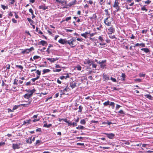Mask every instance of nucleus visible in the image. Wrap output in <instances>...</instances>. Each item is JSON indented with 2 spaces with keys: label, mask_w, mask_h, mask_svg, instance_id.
Returning a JSON list of instances; mask_svg holds the SVG:
<instances>
[{
  "label": "nucleus",
  "mask_w": 153,
  "mask_h": 153,
  "mask_svg": "<svg viewBox=\"0 0 153 153\" xmlns=\"http://www.w3.org/2000/svg\"><path fill=\"white\" fill-rule=\"evenodd\" d=\"M108 34L109 35L115 32V29L114 27L112 26L110 27L108 29Z\"/></svg>",
  "instance_id": "nucleus-1"
},
{
  "label": "nucleus",
  "mask_w": 153,
  "mask_h": 153,
  "mask_svg": "<svg viewBox=\"0 0 153 153\" xmlns=\"http://www.w3.org/2000/svg\"><path fill=\"white\" fill-rule=\"evenodd\" d=\"M104 134L106 135L107 137L110 139H112L115 136V134L113 133H103Z\"/></svg>",
  "instance_id": "nucleus-2"
},
{
  "label": "nucleus",
  "mask_w": 153,
  "mask_h": 153,
  "mask_svg": "<svg viewBox=\"0 0 153 153\" xmlns=\"http://www.w3.org/2000/svg\"><path fill=\"white\" fill-rule=\"evenodd\" d=\"M67 41L66 39H60L58 41V42L63 45L67 43Z\"/></svg>",
  "instance_id": "nucleus-3"
},
{
  "label": "nucleus",
  "mask_w": 153,
  "mask_h": 153,
  "mask_svg": "<svg viewBox=\"0 0 153 153\" xmlns=\"http://www.w3.org/2000/svg\"><path fill=\"white\" fill-rule=\"evenodd\" d=\"M109 18H106L105 19L104 21V23L107 26H111V22L108 21V19Z\"/></svg>",
  "instance_id": "nucleus-4"
},
{
  "label": "nucleus",
  "mask_w": 153,
  "mask_h": 153,
  "mask_svg": "<svg viewBox=\"0 0 153 153\" xmlns=\"http://www.w3.org/2000/svg\"><path fill=\"white\" fill-rule=\"evenodd\" d=\"M46 59L47 60L51 62H53L58 60L59 59V58L57 57L53 58H46Z\"/></svg>",
  "instance_id": "nucleus-5"
},
{
  "label": "nucleus",
  "mask_w": 153,
  "mask_h": 153,
  "mask_svg": "<svg viewBox=\"0 0 153 153\" xmlns=\"http://www.w3.org/2000/svg\"><path fill=\"white\" fill-rule=\"evenodd\" d=\"M76 83L74 81L71 82L70 83V86L72 88H73L76 87Z\"/></svg>",
  "instance_id": "nucleus-6"
},
{
  "label": "nucleus",
  "mask_w": 153,
  "mask_h": 153,
  "mask_svg": "<svg viewBox=\"0 0 153 153\" xmlns=\"http://www.w3.org/2000/svg\"><path fill=\"white\" fill-rule=\"evenodd\" d=\"M21 144H13V148L14 149H19L20 148V145Z\"/></svg>",
  "instance_id": "nucleus-7"
},
{
  "label": "nucleus",
  "mask_w": 153,
  "mask_h": 153,
  "mask_svg": "<svg viewBox=\"0 0 153 153\" xmlns=\"http://www.w3.org/2000/svg\"><path fill=\"white\" fill-rule=\"evenodd\" d=\"M25 91L30 93L29 94L31 95L30 96L32 97L33 93L35 92L36 91V90L34 89H33L31 90H25Z\"/></svg>",
  "instance_id": "nucleus-8"
},
{
  "label": "nucleus",
  "mask_w": 153,
  "mask_h": 153,
  "mask_svg": "<svg viewBox=\"0 0 153 153\" xmlns=\"http://www.w3.org/2000/svg\"><path fill=\"white\" fill-rule=\"evenodd\" d=\"M67 87L65 88L63 90H61L60 91L61 93V94H60L61 96L63 94H66V92L67 91Z\"/></svg>",
  "instance_id": "nucleus-9"
},
{
  "label": "nucleus",
  "mask_w": 153,
  "mask_h": 153,
  "mask_svg": "<svg viewBox=\"0 0 153 153\" xmlns=\"http://www.w3.org/2000/svg\"><path fill=\"white\" fill-rule=\"evenodd\" d=\"M39 43L41 44L43 46H46L48 45L47 42L44 40H42L40 41Z\"/></svg>",
  "instance_id": "nucleus-10"
},
{
  "label": "nucleus",
  "mask_w": 153,
  "mask_h": 153,
  "mask_svg": "<svg viewBox=\"0 0 153 153\" xmlns=\"http://www.w3.org/2000/svg\"><path fill=\"white\" fill-rule=\"evenodd\" d=\"M67 43L72 48H74L75 46V45H73L74 43L70 40L67 41Z\"/></svg>",
  "instance_id": "nucleus-11"
},
{
  "label": "nucleus",
  "mask_w": 153,
  "mask_h": 153,
  "mask_svg": "<svg viewBox=\"0 0 153 153\" xmlns=\"http://www.w3.org/2000/svg\"><path fill=\"white\" fill-rule=\"evenodd\" d=\"M76 0H74V1H71L69 3L68 5L71 7L73 5H75L76 4Z\"/></svg>",
  "instance_id": "nucleus-12"
},
{
  "label": "nucleus",
  "mask_w": 153,
  "mask_h": 153,
  "mask_svg": "<svg viewBox=\"0 0 153 153\" xmlns=\"http://www.w3.org/2000/svg\"><path fill=\"white\" fill-rule=\"evenodd\" d=\"M6 67V69L5 70V71L8 73L9 71V70L10 68V65L9 64H7L6 65L4 68H5Z\"/></svg>",
  "instance_id": "nucleus-13"
},
{
  "label": "nucleus",
  "mask_w": 153,
  "mask_h": 153,
  "mask_svg": "<svg viewBox=\"0 0 153 153\" xmlns=\"http://www.w3.org/2000/svg\"><path fill=\"white\" fill-rule=\"evenodd\" d=\"M126 77V75L124 73H122V75L121 76V80L122 81H124L125 80V78Z\"/></svg>",
  "instance_id": "nucleus-14"
},
{
  "label": "nucleus",
  "mask_w": 153,
  "mask_h": 153,
  "mask_svg": "<svg viewBox=\"0 0 153 153\" xmlns=\"http://www.w3.org/2000/svg\"><path fill=\"white\" fill-rule=\"evenodd\" d=\"M44 123H45L43 125V127H46L47 128H49L51 127L52 126V124H49L48 125L47 124V123H46V121H44Z\"/></svg>",
  "instance_id": "nucleus-15"
},
{
  "label": "nucleus",
  "mask_w": 153,
  "mask_h": 153,
  "mask_svg": "<svg viewBox=\"0 0 153 153\" xmlns=\"http://www.w3.org/2000/svg\"><path fill=\"white\" fill-rule=\"evenodd\" d=\"M56 1L59 3H61V4H63L64 3L66 4V1H65V0H56Z\"/></svg>",
  "instance_id": "nucleus-16"
},
{
  "label": "nucleus",
  "mask_w": 153,
  "mask_h": 153,
  "mask_svg": "<svg viewBox=\"0 0 153 153\" xmlns=\"http://www.w3.org/2000/svg\"><path fill=\"white\" fill-rule=\"evenodd\" d=\"M141 50L144 51V52L147 53H149L150 51L148 48H143L141 49Z\"/></svg>",
  "instance_id": "nucleus-17"
},
{
  "label": "nucleus",
  "mask_w": 153,
  "mask_h": 153,
  "mask_svg": "<svg viewBox=\"0 0 153 153\" xmlns=\"http://www.w3.org/2000/svg\"><path fill=\"white\" fill-rule=\"evenodd\" d=\"M69 77V76L68 74H67L66 76H60V78L61 79H62L64 78H65V79H67V78H68Z\"/></svg>",
  "instance_id": "nucleus-18"
},
{
  "label": "nucleus",
  "mask_w": 153,
  "mask_h": 153,
  "mask_svg": "<svg viewBox=\"0 0 153 153\" xmlns=\"http://www.w3.org/2000/svg\"><path fill=\"white\" fill-rule=\"evenodd\" d=\"M77 123H72L71 122H69L68 124V126H77Z\"/></svg>",
  "instance_id": "nucleus-19"
},
{
  "label": "nucleus",
  "mask_w": 153,
  "mask_h": 153,
  "mask_svg": "<svg viewBox=\"0 0 153 153\" xmlns=\"http://www.w3.org/2000/svg\"><path fill=\"white\" fill-rule=\"evenodd\" d=\"M30 95H30L29 94H26L24 95V97L25 98L29 99L31 97Z\"/></svg>",
  "instance_id": "nucleus-20"
},
{
  "label": "nucleus",
  "mask_w": 153,
  "mask_h": 153,
  "mask_svg": "<svg viewBox=\"0 0 153 153\" xmlns=\"http://www.w3.org/2000/svg\"><path fill=\"white\" fill-rule=\"evenodd\" d=\"M104 11L105 13V15L108 16L107 18H109L110 17V14L108 13V9H105Z\"/></svg>",
  "instance_id": "nucleus-21"
},
{
  "label": "nucleus",
  "mask_w": 153,
  "mask_h": 153,
  "mask_svg": "<svg viewBox=\"0 0 153 153\" xmlns=\"http://www.w3.org/2000/svg\"><path fill=\"white\" fill-rule=\"evenodd\" d=\"M119 6V3L117 1H115L114 2V4L113 5V7L115 8H117V7Z\"/></svg>",
  "instance_id": "nucleus-22"
},
{
  "label": "nucleus",
  "mask_w": 153,
  "mask_h": 153,
  "mask_svg": "<svg viewBox=\"0 0 153 153\" xmlns=\"http://www.w3.org/2000/svg\"><path fill=\"white\" fill-rule=\"evenodd\" d=\"M31 121L30 120H25L23 122V125H25L26 124H27L28 125V124H30V122Z\"/></svg>",
  "instance_id": "nucleus-23"
},
{
  "label": "nucleus",
  "mask_w": 153,
  "mask_h": 153,
  "mask_svg": "<svg viewBox=\"0 0 153 153\" xmlns=\"http://www.w3.org/2000/svg\"><path fill=\"white\" fill-rule=\"evenodd\" d=\"M51 70L48 69H44L43 70V73L42 74H44L48 73L50 72Z\"/></svg>",
  "instance_id": "nucleus-24"
},
{
  "label": "nucleus",
  "mask_w": 153,
  "mask_h": 153,
  "mask_svg": "<svg viewBox=\"0 0 153 153\" xmlns=\"http://www.w3.org/2000/svg\"><path fill=\"white\" fill-rule=\"evenodd\" d=\"M30 52V51H29L28 49H26L24 51H23L21 52V53L23 54H25V53H29Z\"/></svg>",
  "instance_id": "nucleus-25"
},
{
  "label": "nucleus",
  "mask_w": 153,
  "mask_h": 153,
  "mask_svg": "<svg viewBox=\"0 0 153 153\" xmlns=\"http://www.w3.org/2000/svg\"><path fill=\"white\" fill-rule=\"evenodd\" d=\"M30 103H31V101H29L28 102V103H27V104H22L19 105H20V106H23L24 107H27L28 106V105H29L30 104Z\"/></svg>",
  "instance_id": "nucleus-26"
},
{
  "label": "nucleus",
  "mask_w": 153,
  "mask_h": 153,
  "mask_svg": "<svg viewBox=\"0 0 153 153\" xmlns=\"http://www.w3.org/2000/svg\"><path fill=\"white\" fill-rule=\"evenodd\" d=\"M76 129H83L85 128L83 126L80 125V126H78V127H76Z\"/></svg>",
  "instance_id": "nucleus-27"
},
{
  "label": "nucleus",
  "mask_w": 153,
  "mask_h": 153,
  "mask_svg": "<svg viewBox=\"0 0 153 153\" xmlns=\"http://www.w3.org/2000/svg\"><path fill=\"white\" fill-rule=\"evenodd\" d=\"M112 123L111 122H109L108 121H106V122H103L102 123L103 124H107L108 125H110L111 124H112Z\"/></svg>",
  "instance_id": "nucleus-28"
},
{
  "label": "nucleus",
  "mask_w": 153,
  "mask_h": 153,
  "mask_svg": "<svg viewBox=\"0 0 153 153\" xmlns=\"http://www.w3.org/2000/svg\"><path fill=\"white\" fill-rule=\"evenodd\" d=\"M145 97H146L147 98L150 99L152 100V97L149 94H146L145 96Z\"/></svg>",
  "instance_id": "nucleus-29"
},
{
  "label": "nucleus",
  "mask_w": 153,
  "mask_h": 153,
  "mask_svg": "<svg viewBox=\"0 0 153 153\" xmlns=\"http://www.w3.org/2000/svg\"><path fill=\"white\" fill-rule=\"evenodd\" d=\"M27 19L28 21L30 23V25H32V23H33V21L31 19L29 18H27Z\"/></svg>",
  "instance_id": "nucleus-30"
},
{
  "label": "nucleus",
  "mask_w": 153,
  "mask_h": 153,
  "mask_svg": "<svg viewBox=\"0 0 153 153\" xmlns=\"http://www.w3.org/2000/svg\"><path fill=\"white\" fill-rule=\"evenodd\" d=\"M1 8L4 10L7 9L8 8V7L7 6H5L3 4H1Z\"/></svg>",
  "instance_id": "nucleus-31"
},
{
  "label": "nucleus",
  "mask_w": 153,
  "mask_h": 153,
  "mask_svg": "<svg viewBox=\"0 0 153 153\" xmlns=\"http://www.w3.org/2000/svg\"><path fill=\"white\" fill-rule=\"evenodd\" d=\"M53 47V45H51V44H50L49 46H48V48H47V50L46 51L48 53H50V51H49V49L51 47Z\"/></svg>",
  "instance_id": "nucleus-32"
},
{
  "label": "nucleus",
  "mask_w": 153,
  "mask_h": 153,
  "mask_svg": "<svg viewBox=\"0 0 153 153\" xmlns=\"http://www.w3.org/2000/svg\"><path fill=\"white\" fill-rule=\"evenodd\" d=\"M110 102L108 100L107 102H105L103 103V105L104 106H106L108 105H109Z\"/></svg>",
  "instance_id": "nucleus-33"
},
{
  "label": "nucleus",
  "mask_w": 153,
  "mask_h": 153,
  "mask_svg": "<svg viewBox=\"0 0 153 153\" xmlns=\"http://www.w3.org/2000/svg\"><path fill=\"white\" fill-rule=\"evenodd\" d=\"M39 7L40 9H42L43 10H45L48 8V7L46 6H39Z\"/></svg>",
  "instance_id": "nucleus-34"
},
{
  "label": "nucleus",
  "mask_w": 153,
  "mask_h": 153,
  "mask_svg": "<svg viewBox=\"0 0 153 153\" xmlns=\"http://www.w3.org/2000/svg\"><path fill=\"white\" fill-rule=\"evenodd\" d=\"M106 60H102V61H100L98 63L99 64H104L106 62Z\"/></svg>",
  "instance_id": "nucleus-35"
},
{
  "label": "nucleus",
  "mask_w": 153,
  "mask_h": 153,
  "mask_svg": "<svg viewBox=\"0 0 153 153\" xmlns=\"http://www.w3.org/2000/svg\"><path fill=\"white\" fill-rule=\"evenodd\" d=\"M16 67L17 68H19L21 70H22L23 69V67L21 65H16Z\"/></svg>",
  "instance_id": "nucleus-36"
},
{
  "label": "nucleus",
  "mask_w": 153,
  "mask_h": 153,
  "mask_svg": "<svg viewBox=\"0 0 153 153\" xmlns=\"http://www.w3.org/2000/svg\"><path fill=\"white\" fill-rule=\"evenodd\" d=\"M31 137H29L28 139L26 140V142L27 143H32V142L31 141Z\"/></svg>",
  "instance_id": "nucleus-37"
},
{
  "label": "nucleus",
  "mask_w": 153,
  "mask_h": 153,
  "mask_svg": "<svg viewBox=\"0 0 153 153\" xmlns=\"http://www.w3.org/2000/svg\"><path fill=\"white\" fill-rule=\"evenodd\" d=\"M109 105L112 106V108L113 109L114 107V103L113 102H111L109 103Z\"/></svg>",
  "instance_id": "nucleus-38"
},
{
  "label": "nucleus",
  "mask_w": 153,
  "mask_h": 153,
  "mask_svg": "<svg viewBox=\"0 0 153 153\" xmlns=\"http://www.w3.org/2000/svg\"><path fill=\"white\" fill-rule=\"evenodd\" d=\"M20 106V105H15L13 107V110H15L17 109Z\"/></svg>",
  "instance_id": "nucleus-39"
},
{
  "label": "nucleus",
  "mask_w": 153,
  "mask_h": 153,
  "mask_svg": "<svg viewBox=\"0 0 153 153\" xmlns=\"http://www.w3.org/2000/svg\"><path fill=\"white\" fill-rule=\"evenodd\" d=\"M141 10H145L146 11H147L148 10L146 8L145 6H143L141 8Z\"/></svg>",
  "instance_id": "nucleus-40"
},
{
  "label": "nucleus",
  "mask_w": 153,
  "mask_h": 153,
  "mask_svg": "<svg viewBox=\"0 0 153 153\" xmlns=\"http://www.w3.org/2000/svg\"><path fill=\"white\" fill-rule=\"evenodd\" d=\"M80 123L82 124H85V121L84 119L81 120Z\"/></svg>",
  "instance_id": "nucleus-41"
},
{
  "label": "nucleus",
  "mask_w": 153,
  "mask_h": 153,
  "mask_svg": "<svg viewBox=\"0 0 153 153\" xmlns=\"http://www.w3.org/2000/svg\"><path fill=\"white\" fill-rule=\"evenodd\" d=\"M82 107L81 105H80L79 107V110L78 112H81L82 111Z\"/></svg>",
  "instance_id": "nucleus-42"
},
{
  "label": "nucleus",
  "mask_w": 153,
  "mask_h": 153,
  "mask_svg": "<svg viewBox=\"0 0 153 153\" xmlns=\"http://www.w3.org/2000/svg\"><path fill=\"white\" fill-rule=\"evenodd\" d=\"M100 64V67L102 69H104L105 67L106 66V65L104 64Z\"/></svg>",
  "instance_id": "nucleus-43"
},
{
  "label": "nucleus",
  "mask_w": 153,
  "mask_h": 153,
  "mask_svg": "<svg viewBox=\"0 0 153 153\" xmlns=\"http://www.w3.org/2000/svg\"><path fill=\"white\" fill-rule=\"evenodd\" d=\"M61 69H56L53 70V71L54 72H59L61 71Z\"/></svg>",
  "instance_id": "nucleus-44"
},
{
  "label": "nucleus",
  "mask_w": 153,
  "mask_h": 153,
  "mask_svg": "<svg viewBox=\"0 0 153 153\" xmlns=\"http://www.w3.org/2000/svg\"><path fill=\"white\" fill-rule=\"evenodd\" d=\"M81 35L82 36L84 37L85 39L87 38V35L85 33H81Z\"/></svg>",
  "instance_id": "nucleus-45"
},
{
  "label": "nucleus",
  "mask_w": 153,
  "mask_h": 153,
  "mask_svg": "<svg viewBox=\"0 0 153 153\" xmlns=\"http://www.w3.org/2000/svg\"><path fill=\"white\" fill-rule=\"evenodd\" d=\"M104 76L105 80H108L109 79V76L106 75H104Z\"/></svg>",
  "instance_id": "nucleus-46"
},
{
  "label": "nucleus",
  "mask_w": 153,
  "mask_h": 153,
  "mask_svg": "<svg viewBox=\"0 0 153 153\" xmlns=\"http://www.w3.org/2000/svg\"><path fill=\"white\" fill-rule=\"evenodd\" d=\"M76 68L77 70L79 71H81L82 69V67L79 65H78Z\"/></svg>",
  "instance_id": "nucleus-47"
},
{
  "label": "nucleus",
  "mask_w": 153,
  "mask_h": 153,
  "mask_svg": "<svg viewBox=\"0 0 153 153\" xmlns=\"http://www.w3.org/2000/svg\"><path fill=\"white\" fill-rule=\"evenodd\" d=\"M151 2V1L148 0L147 1H145L144 3L145 4H150V3Z\"/></svg>",
  "instance_id": "nucleus-48"
},
{
  "label": "nucleus",
  "mask_w": 153,
  "mask_h": 153,
  "mask_svg": "<svg viewBox=\"0 0 153 153\" xmlns=\"http://www.w3.org/2000/svg\"><path fill=\"white\" fill-rule=\"evenodd\" d=\"M111 79L113 82H117L116 79L115 78H113L112 77H111Z\"/></svg>",
  "instance_id": "nucleus-49"
},
{
  "label": "nucleus",
  "mask_w": 153,
  "mask_h": 153,
  "mask_svg": "<svg viewBox=\"0 0 153 153\" xmlns=\"http://www.w3.org/2000/svg\"><path fill=\"white\" fill-rule=\"evenodd\" d=\"M18 81V80H17L16 79H15L14 80V82L13 84L14 85H17L18 83L17 82Z\"/></svg>",
  "instance_id": "nucleus-50"
},
{
  "label": "nucleus",
  "mask_w": 153,
  "mask_h": 153,
  "mask_svg": "<svg viewBox=\"0 0 153 153\" xmlns=\"http://www.w3.org/2000/svg\"><path fill=\"white\" fill-rule=\"evenodd\" d=\"M40 58V57L39 56H35L33 57V59H38Z\"/></svg>",
  "instance_id": "nucleus-51"
},
{
  "label": "nucleus",
  "mask_w": 153,
  "mask_h": 153,
  "mask_svg": "<svg viewBox=\"0 0 153 153\" xmlns=\"http://www.w3.org/2000/svg\"><path fill=\"white\" fill-rule=\"evenodd\" d=\"M71 19V17H67L65 18V21H68L70 20Z\"/></svg>",
  "instance_id": "nucleus-52"
},
{
  "label": "nucleus",
  "mask_w": 153,
  "mask_h": 153,
  "mask_svg": "<svg viewBox=\"0 0 153 153\" xmlns=\"http://www.w3.org/2000/svg\"><path fill=\"white\" fill-rule=\"evenodd\" d=\"M100 147L101 148H103V149H110V148L109 147H108V146H104V147L100 146Z\"/></svg>",
  "instance_id": "nucleus-53"
},
{
  "label": "nucleus",
  "mask_w": 153,
  "mask_h": 153,
  "mask_svg": "<svg viewBox=\"0 0 153 153\" xmlns=\"http://www.w3.org/2000/svg\"><path fill=\"white\" fill-rule=\"evenodd\" d=\"M134 81L136 82H141V80L140 79H134Z\"/></svg>",
  "instance_id": "nucleus-54"
},
{
  "label": "nucleus",
  "mask_w": 153,
  "mask_h": 153,
  "mask_svg": "<svg viewBox=\"0 0 153 153\" xmlns=\"http://www.w3.org/2000/svg\"><path fill=\"white\" fill-rule=\"evenodd\" d=\"M41 71H39V70H36V73L39 76L41 75Z\"/></svg>",
  "instance_id": "nucleus-55"
},
{
  "label": "nucleus",
  "mask_w": 153,
  "mask_h": 153,
  "mask_svg": "<svg viewBox=\"0 0 153 153\" xmlns=\"http://www.w3.org/2000/svg\"><path fill=\"white\" fill-rule=\"evenodd\" d=\"M118 113L122 114H125V113L123 111V110H120L119 111Z\"/></svg>",
  "instance_id": "nucleus-56"
},
{
  "label": "nucleus",
  "mask_w": 153,
  "mask_h": 153,
  "mask_svg": "<svg viewBox=\"0 0 153 153\" xmlns=\"http://www.w3.org/2000/svg\"><path fill=\"white\" fill-rule=\"evenodd\" d=\"M13 12L15 14V17L16 18V19H18V18H19V16L18 15H17V14H16V12Z\"/></svg>",
  "instance_id": "nucleus-57"
},
{
  "label": "nucleus",
  "mask_w": 153,
  "mask_h": 153,
  "mask_svg": "<svg viewBox=\"0 0 153 153\" xmlns=\"http://www.w3.org/2000/svg\"><path fill=\"white\" fill-rule=\"evenodd\" d=\"M109 37L111 39H114V38H116H116L115 35H114L113 36H109Z\"/></svg>",
  "instance_id": "nucleus-58"
},
{
  "label": "nucleus",
  "mask_w": 153,
  "mask_h": 153,
  "mask_svg": "<svg viewBox=\"0 0 153 153\" xmlns=\"http://www.w3.org/2000/svg\"><path fill=\"white\" fill-rule=\"evenodd\" d=\"M92 65L93 68H96L97 67V65L96 64H94L93 62H92Z\"/></svg>",
  "instance_id": "nucleus-59"
},
{
  "label": "nucleus",
  "mask_w": 153,
  "mask_h": 153,
  "mask_svg": "<svg viewBox=\"0 0 153 153\" xmlns=\"http://www.w3.org/2000/svg\"><path fill=\"white\" fill-rule=\"evenodd\" d=\"M98 39L100 40L101 42L103 41V39L101 36H100L99 37Z\"/></svg>",
  "instance_id": "nucleus-60"
},
{
  "label": "nucleus",
  "mask_w": 153,
  "mask_h": 153,
  "mask_svg": "<svg viewBox=\"0 0 153 153\" xmlns=\"http://www.w3.org/2000/svg\"><path fill=\"white\" fill-rule=\"evenodd\" d=\"M147 32V30H143L142 31V33L143 34H146Z\"/></svg>",
  "instance_id": "nucleus-61"
},
{
  "label": "nucleus",
  "mask_w": 153,
  "mask_h": 153,
  "mask_svg": "<svg viewBox=\"0 0 153 153\" xmlns=\"http://www.w3.org/2000/svg\"><path fill=\"white\" fill-rule=\"evenodd\" d=\"M12 20L13 22L14 23H17V21L14 18L12 19Z\"/></svg>",
  "instance_id": "nucleus-62"
},
{
  "label": "nucleus",
  "mask_w": 153,
  "mask_h": 153,
  "mask_svg": "<svg viewBox=\"0 0 153 153\" xmlns=\"http://www.w3.org/2000/svg\"><path fill=\"white\" fill-rule=\"evenodd\" d=\"M29 12L30 13H31V14H33V12L31 8H30L29 10Z\"/></svg>",
  "instance_id": "nucleus-63"
},
{
  "label": "nucleus",
  "mask_w": 153,
  "mask_h": 153,
  "mask_svg": "<svg viewBox=\"0 0 153 153\" xmlns=\"http://www.w3.org/2000/svg\"><path fill=\"white\" fill-rule=\"evenodd\" d=\"M41 129L40 128H38L36 130V132H41Z\"/></svg>",
  "instance_id": "nucleus-64"
}]
</instances>
